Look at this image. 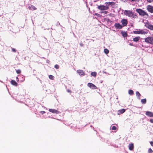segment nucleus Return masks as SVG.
I'll list each match as a JSON object with an SVG mask.
<instances>
[{"mask_svg": "<svg viewBox=\"0 0 153 153\" xmlns=\"http://www.w3.org/2000/svg\"><path fill=\"white\" fill-rule=\"evenodd\" d=\"M136 11L141 16L143 17L146 16V17H148L149 16L148 13L146 12L145 11L141 9H136Z\"/></svg>", "mask_w": 153, "mask_h": 153, "instance_id": "obj_1", "label": "nucleus"}, {"mask_svg": "<svg viewBox=\"0 0 153 153\" xmlns=\"http://www.w3.org/2000/svg\"><path fill=\"white\" fill-rule=\"evenodd\" d=\"M145 41L147 43L153 45V36H149L145 38Z\"/></svg>", "mask_w": 153, "mask_h": 153, "instance_id": "obj_2", "label": "nucleus"}, {"mask_svg": "<svg viewBox=\"0 0 153 153\" xmlns=\"http://www.w3.org/2000/svg\"><path fill=\"white\" fill-rule=\"evenodd\" d=\"M124 13L125 15L128 16V17H131L133 16L134 15L131 11L130 10H125L124 12Z\"/></svg>", "mask_w": 153, "mask_h": 153, "instance_id": "obj_3", "label": "nucleus"}, {"mask_svg": "<svg viewBox=\"0 0 153 153\" xmlns=\"http://www.w3.org/2000/svg\"><path fill=\"white\" fill-rule=\"evenodd\" d=\"M97 8L98 9L101 10H108L109 9V7L108 6H104L102 5H100L98 6Z\"/></svg>", "mask_w": 153, "mask_h": 153, "instance_id": "obj_4", "label": "nucleus"}, {"mask_svg": "<svg viewBox=\"0 0 153 153\" xmlns=\"http://www.w3.org/2000/svg\"><path fill=\"white\" fill-rule=\"evenodd\" d=\"M133 32V33L135 34H146L147 33V32L143 30L134 31Z\"/></svg>", "mask_w": 153, "mask_h": 153, "instance_id": "obj_5", "label": "nucleus"}, {"mask_svg": "<svg viewBox=\"0 0 153 153\" xmlns=\"http://www.w3.org/2000/svg\"><path fill=\"white\" fill-rule=\"evenodd\" d=\"M121 22L122 24L123 27L126 26L128 24V21L126 19H122L121 21Z\"/></svg>", "mask_w": 153, "mask_h": 153, "instance_id": "obj_6", "label": "nucleus"}, {"mask_svg": "<svg viewBox=\"0 0 153 153\" xmlns=\"http://www.w3.org/2000/svg\"><path fill=\"white\" fill-rule=\"evenodd\" d=\"M49 111L51 112L56 114H59L60 113V112L59 111L53 109H49Z\"/></svg>", "mask_w": 153, "mask_h": 153, "instance_id": "obj_7", "label": "nucleus"}, {"mask_svg": "<svg viewBox=\"0 0 153 153\" xmlns=\"http://www.w3.org/2000/svg\"><path fill=\"white\" fill-rule=\"evenodd\" d=\"M114 26L115 28L118 29H121L122 28L123 26L119 23L115 24Z\"/></svg>", "mask_w": 153, "mask_h": 153, "instance_id": "obj_8", "label": "nucleus"}, {"mask_svg": "<svg viewBox=\"0 0 153 153\" xmlns=\"http://www.w3.org/2000/svg\"><path fill=\"white\" fill-rule=\"evenodd\" d=\"M87 85L89 87L92 89H96L97 88V87L91 83H88Z\"/></svg>", "mask_w": 153, "mask_h": 153, "instance_id": "obj_9", "label": "nucleus"}, {"mask_svg": "<svg viewBox=\"0 0 153 153\" xmlns=\"http://www.w3.org/2000/svg\"><path fill=\"white\" fill-rule=\"evenodd\" d=\"M76 72L81 76H83L85 75V73L83 70H78Z\"/></svg>", "mask_w": 153, "mask_h": 153, "instance_id": "obj_10", "label": "nucleus"}, {"mask_svg": "<svg viewBox=\"0 0 153 153\" xmlns=\"http://www.w3.org/2000/svg\"><path fill=\"white\" fill-rule=\"evenodd\" d=\"M148 10L151 13H153V7L150 5L148 6L147 7Z\"/></svg>", "mask_w": 153, "mask_h": 153, "instance_id": "obj_11", "label": "nucleus"}, {"mask_svg": "<svg viewBox=\"0 0 153 153\" xmlns=\"http://www.w3.org/2000/svg\"><path fill=\"white\" fill-rule=\"evenodd\" d=\"M28 8L30 10H36V8L34 6L32 5L31 4H30L29 5L28 7Z\"/></svg>", "mask_w": 153, "mask_h": 153, "instance_id": "obj_12", "label": "nucleus"}, {"mask_svg": "<svg viewBox=\"0 0 153 153\" xmlns=\"http://www.w3.org/2000/svg\"><path fill=\"white\" fill-rule=\"evenodd\" d=\"M146 114L149 117H153V113L151 112L147 111L146 112Z\"/></svg>", "mask_w": 153, "mask_h": 153, "instance_id": "obj_13", "label": "nucleus"}, {"mask_svg": "<svg viewBox=\"0 0 153 153\" xmlns=\"http://www.w3.org/2000/svg\"><path fill=\"white\" fill-rule=\"evenodd\" d=\"M146 27L150 30H153V25L150 24H148L147 25Z\"/></svg>", "mask_w": 153, "mask_h": 153, "instance_id": "obj_14", "label": "nucleus"}, {"mask_svg": "<svg viewBox=\"0 0 153 153\" xmlns=\"http://www.w3.org/2000/svg\"><path fill=\"white\" fill-rule=\"evenodd\" d=\"M125 110L124 109H122L118 111V114H122L125 112Z\"/></svg>", "mask_w": 153, "mask_h": 153, "instance_id": "obj_15", "label": "nucleus"}, {"mask_svg": "<svg viewBox=\"0 0 153 153\" xmlns=\"http://www.w3.org/2000/svg\"><path fill=\"white\" fill-rule=\"evenodd\" d=\"M140 39V36H137L135 38H134L133 39V41L135 42H138Z\"/></svg>", "mask_w": 153, "mask_h": 153, "instance_id": "obj_16", "label": "nucleus"}, {"mask_svg": "<svg viewBox=\"0 0 153 153\" xmlns=\"http://www.w3.org/2000/svg\"><path fill=\"white\" fill-rule=\"evenodd\" d=\"M121 33L122 36L124 37H127L128 36L127 33L125 31H122Z\"/></svg>", "mask_w": 153, "mask_h": 153, "instance_id": "obj_17", "label": "nucleus"}, {"mask_svg": "<svg viewBox=\"0 0 153 153\" xmlns=\"http://www.w3.org/2000/svg\"><path fill=\"white\" fill-rule=\"evenodd\" d=\"M134 144L133 143L130 144L129 145V149L130 150H132L134 149Z\"/></svg>", "mask_w": 153, "mask_h": 153, "instance_id": "obj_18", "label": "nucleus"}, {"mask_svg": "<svg viewBox=\"0 0 153 153\" xmlns=\"http://www.w3.org/2000/svg\"><path fill=\"white\" fill-rule=\"evenodd\" d=\"M11 84L13 85H15V86L17 85V83L14 80H11Z\"/></svg>", "mask_w": 153, "mask_h": 153, "instance_id": "obj_19", "label": "nucleus"}, {"mask_svg": "<svg viewBox=\"0 0 153 153\" xmlns=\"http://www.w3.org/2000/svg\"><path fill=\"white\" fill-rule=\"evenodd\" d=\"M136 94L137 98L140 100V96H141L140 94L138 91H136Z\"/></svg>", "mask_w": 153, "mask_h": 153, "instance_id": "obj_20", "label": "nucleus"}, {"mask_svg": "<svg viewBox=\"0 0 153 153\" xmlns=\"http://www.w3.org/2000/svg\"><path fill=\"white\" fill-rule=\"evenodd\" d=\"M106 3L108 5H115V3L113 2H107Z\"/></svg>", "mask_w": 153, "mask_h": 153, "instance_id": "obj_21", "label": "nucleus"}, {"mask_svg": "<svg viewBox=\"0 0 153 153\" xmlns=\"http://www.w3.org/2000/svg\"><path fill=\"white\" fill-rule=\"evenodd\" d=\"M141 102L142 104H145L146 102V99H144L141 100Z\"/></svg>", "mask_w": 153, "mask_h": 153, "instance_id": "obj_22", "label": "nucleus"}, {"mask_svg": "<svg viewBox=\"0 0 153 153\" xmlns=\"http://www.w3.org/2000/svg\"><path fill=\"white\" fill-rule=\"evenodd\" d=\"M91 75L95 77L97 76V73L95 72H92L91 73Z\"/></svg>", "mask_w": 153, "mask_h": 153, "instance_id": "obj_23", "label": "nucleus"}, {"mask_svg": "<svg viewBox=\"0 0 153 153\" xmlns=\"http://www.w3.org/2000/svg\"><path fill=\"white\" fill-rule=\"evenodd\" d=\"M128 94L130 95H132L134 94V91L131 90H129L128 91Z\"/></svg>", "mask_w": 153, "mask_h": 153, "instance_id": "obj_24", "label": "nucleus"}, {"mask_svg": "<svg viewBox=\"0 0 153 153\" xmlns=\"http://www.w3.org/2000/svg\"><path fill=\"white\" fill-rule=\"evenodd\" d=\"M104 52L106 54H107L109 53V51L107 48H105L104 50Z\"/></svg>", "mask_w": 153, "mask_h": 153, "instance_id": "obj_25", "label": "nucleus"}, {"mask_svg": "<svg viewBox=\"0 0 153 153\" xmlns=\"http://www.w3.org/2000/svg\"><path fill=\"white\" fill-rule=\"evenodd\" d=\"M49 79H51L53 80V79H54V76L52 75H49Z\"/></svg>", "mask_w": 153, "mask_h": 153, "instance_id": "obj_26", "label": "nucleus"}, {"mask_svg": "<svg viewBox=\"0 0 153 153\" xmlns=\"http://www.w3.org/2000/svg\"><path fill=\"white\" fill-rule=\"evenodd\" d=\"M16 71L17 74H20L21 73V71L19 69L16 70Z\"/></svg>", "mask_w": 153, "mask_h": 153, "instance_id": "obj_27", "label": "nucleus"}, {"mask_svg": "<svg viewBox=\"0 0 153 153\" xmlns=\"http://www.w3.org/2000/svg\"><path fill=\"white\" fill-rule=\"evenodd\" d=\"M148 152V153H152L153 152V151L150 148L149 149Z\"/></svg>", "mask_w": 153, "mask_h": 153, "instance_id": "obj_28", "label": "nucleus"}, {"mask_svg": "<svg viewBox=\"0 0 153 153\" xmlns=\"http://www.w3.org/2000/svg\"><path fill=\"white\" fill-rule=\"evenodd\" d=\"M116 129L117 127L115 126H113L111 128V129L113 130H115Z\"/></svg>", "mask_w": 153, "mask_h": 153, "instance_id": "obj_29", "label": "nucleus"}, {"mask_svg": "<svg viewBox=\"0 0 153 153\" xmlns=\"http://www.w3.org/2000/svg\"><path fill=\"white\" fill-rule=\"evenodd\" d=\"M54 67L56 69H59V66L57 65H56L54 66Z\"/></svg>", "mask_w": 153, "mask_h": 153, "instance_id": "obj_30", "label": "nucleus"}, {"mask_svg": "<svg viewBox=\"0 0 153 153\" xmlns=\"http://www.w3.org/2000/svg\"><path fill=\"white\" fill-rule=\"evenodd\" d=\"M12 51L14 52H16V49L14 48H12Z\"/></svg>", "mask_w": 153, "mask_h": 153, "instance_id": "obj_31", "label": "nucleus"}, {"mask_svg": "<svg viewBox=\"0 0 153 153\" xmlns=\"http://www.w3.org/2000/svg\"><path fill=\"white\" fill-rule=\"evenodd\" d=\"M40 113L43 114L45 113V112L44 111H41L40 112Z\"/></svg>", "mask_w": 153, "mask_h": 153, "instance_id": "obj_32", "label": "nucleus"}, {"mask_svg": "<svg viewBox=\"0 0 153 153\" xmlns=\"http://www.w3.org/2000/svg\"><path fill=\"white\" fill-rule=\"evenodd\" d=\"M147 1L151 3L153 2V0H147Z\"/></svg>", "mask_w": 153, "mask_h": 153, "instance_id": "obj_33", "label": "nucleus"}, {"mask_svg": "<svg viewBox=\"0 0 153 153\" xmlns=\"http://www.w3.org/2000/svg\"><path fill=\"white\" fill-rule=\"evenodd\" d=\"M151 145L153 146V141H151L150 142Z\"/></svg>", "mask_w": 153, "mask_h": 153, "instance_id": "obj_34", "label": "nucleus"}, {"mask_svg": "<svg viewBox=\"0 0 153 153\" xmlns=\"http://www.w3.org/2000/svg\"><path fill=\"white\" fill-rule=\"evenodd\" d=\"M67 91L68 92H69V93H71V90H70L69 89H68L67 90Z\"/></svg>", "mask_w": 153, "mask_h": 153, "instance_id": "obj_35", "label": "nucleus"}, {"mask_svg": "<svg viewBox=\"0 0 153 153\" xmlns=\"http://www.w3.org/2000/svg\"><path fill=\"white\" fill-rule=\"evenodd\" d=\"M150 122H151V123H153V119H150Z\"/></svg>", "mask_w": 153, "mask_h": 153, "instance_id": "obj_36", "label": "nucleus"}, {"mask_svg": "<svg viewBox=\"0 0 153 153\" xmlns=\"http://www.w3.org/2000/svg\"><path fill=\"white\" fill-rule=\"evenodd\" d=\"M80 45L82 47L83 46V44L82 43H80Z\"/></svg>", "mask_w": 153, "mask_h": 153, "instance_id": "obj_37", "label": "nucleus"}, {"mask_svg": "<svg viewBox=\"0 0 153 153\" xmlns=\"http://www.w3.org/2000/svg\"><path fill=\"white\" fill-rule=\"evenodd\" d=\"M16 78L17 79L18 81H19L18 78L17 77H16Z\"/></svg>", "mask_w": 153, "mask_h": 153, "instance_id": "obj_38", "label": "nucleus"}, {"mask_svg": "<svg viewBox=\"0 0 153 153\" xmlns=\"http://www.w3.org/2000/svg\"><path fill=\"white\" fill-rule=\"evenodd\" d=\"M129 45H131V46H132L133 45L131 44V43H130L129 44Z\"/></svg>", "mask_w": 153, "mask_h": 153, "instance_id": "obj_39", "label": "nucleus"}, {"mask_svg": "<svg viewBox=\"0 0 153 153\" xmlns=\"http://www.w3.org/2000/svg\"><path fill=\"white\" fill-rule=\"evenodd\" d=\"M152 19H153V18H152Z\"/></svg>", "mask_w": 153, "mask_h": 153, "instance_id": "obj_40", "label": "nucleus"}]
</instances>
